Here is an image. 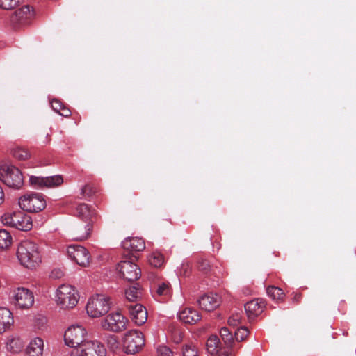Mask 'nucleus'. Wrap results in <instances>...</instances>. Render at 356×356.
Returning <instances> with one entry per match:
<instances>
[{"label": "nucleus", "mask_w": 356, "mask_h": 356, "mask_svg": "<svg viewBox=\"0 0 356 356\" xmlns=\"http://www.w3.org/2000/svg\"><path fill=\"white\" fill-rule=\"evenodd\" d=\"M17 256L21 264L27 268H33L41 262L38 245L29 240H24L19 243Z\"/></svg>", "instance_id": "nucleus-1"}, {"label": "nucleus", "mask_w": 356, "mask_h": 356, "mask_svg": "<svg viewBox=\"0 0 356 356\" xmlns=\"http://www.w3.org/2000/svg\"><path fill=\"white\" fill-rule=\"evenodd\" d=\"M4 225L15 227L21 231H29L33 227L32 218L22 211L8 212L1 216Z\"/></svg>", "instance_id": "nucleus-2"}, {"label": "nucleus", "mask_w": 356, "mask_h": 356, "mask_svg": "<svg viewBox=\"0 0 356 356\" xmlns=\"http://www.w3.org/2000/svg\"><path fill=\"white\" fill-rule=\"evenodd\" d=\"M110 298L103 294L92 296L86 307V312L92 318H99L106 314L111 309Z\"/></svg>", "instance_id": "nucleus-3"}, {"label": "nucleus", "mask_w": 356, "mask_h": 356, "mask_svg": "<svg viewBox=\"0 0 356 356\" xmlns=\"http://www.w3.org/2000/svg\"><path fill=\"white\" fill-rule=\"evenodd\" d=\"M0 180L10 188L19 189L24 184L21 171L13 165H4L0 168Z\"/></svg>", "instance_id": "nucleus-4"}, {"label": "nucleus", "mask_w": 356, "mask_h": 356, "mask_svg": "<svg viewBox=\"0 0 356 356\" xmlns=\"http://www.w3.org/2000/svg\"><path fill=\"white\" fill-rule=\"evenodd\" d=\"M57 304L63 309H71L78 302L77 291L70 285L63 284L56 291Z\"/></svg>", "instance_id": "nucleus-5"}, {"label": "nucleus", "mask_w": 356, "mask_h": 356, "mask_svg": "<svg viewBox=\"0 0 356 356\" xmlns=\"http://www.w3.org/2000/svg\"><path fill=\"white\" fill-rule=\"evenodd\" d=\"M145 346L143 334L136 330L126 332L123 338V347L127 354H135L140 352Z\"/></svg>", "instance_id": "nucleus-6"}, {"label": "nucleus", "mask_w": 356, "mask_h": 356, "mask_svg": "<svg viewBox=\"0 0 356 356\" xmlns=\"http://www.w3.org/2000/svg\"><path fill=\"white\" fill-rule=\"evenodd\" d=\"M104 346L98 341H87L71 351L70 356H106Z\"/></svg>", "instance_id": "nucleus-7"}, {"label": "nucleus", "mask_w": 356, "mask_h": 356, "mask_svg": "<svg viewBox=\"0 0 356 356\" xmlns=\"http://www.w3.org/2000/svg\"><path fill=\"white\" fill-rule=\"evenodd\" d=\"M47 205L44 195L40 193H32L24 195L19 200V206L23 211L28 212H40Z\"/></svg>", "instance_id": "nucleus-8"}, {"label": "nucleus", "mask_w": 356, "mask_h": 356, "mask_svg": "<svg viewBox=\"0 0 356 356\" xmlns=\"http://www.w3.org/2000/svg\"><path fill=\"white\" fill-rule=\"evenodd\" d=\"M127 319L120 312L108 314L101 321V327L106 331L120 332L127 328Z\"/></svg>", "instance_id": "nucleus-9"}, {"label": "nucleus", "mask_w": 356, "mask_h": 356, "mask_svg": "<svg viewBox=\"0 0 356 356\" xmlns=\"http://www.w3.org/2000/svg\"><path fill=\"white\" fill-rule=\"evenodd\" d=\"M87 332L80 325H72L67 328L64 334V341L67 346L76 348L85 343L84 337Z\"/></svg>", "instance_id": "nucleus-10"}, {"label": "nucleus", "mask_w": 356, "mask_h": 356, "mask_svg": "<svg viewBox=\"0 0 356 356\" xmlns=\"http://www.w3.org/2000/svg\"><path fill=\"white\" fill-rule=\"evenodd\" d=\"M97 224L77 221L70 229V236L74 241H85L89 238Z\"/></svg>", "instance_id": "nucleus-11"}, {"label": "nucleus", "mask_w": 356, "mask_h": 356, "mask_svg": "<svg viewBox=\"0 0 356 356\" xmlns=\"http://www.w3.org/2000/svg\"><path fill=\"white\" fill-rule=\"evenodd\" d=\"M13 302L21 309H29L34 302L33 293L26 288H17L13 291Z\"/></svg>", "instance_id": "nucleus-12"}, {"label": "nucleus", "mask_w": 356, "mask_h": 356, "mask_svg": "<svg viewBox=\"0 0 356 356\" xmlns=\"http://www.w3.org/2000/svg\"><path fill=\"white\" fill-rule=\"evenodd\" d=\"M68 256L81 266H87L90 263V253L88 250L80 245H71L67 247Z\"/></svg>", "instance_id": "nucleus-13"}, {"label": "nucleus", "mask_w": 356, "mask_h": 356, "mask_svg": "<svg viewBox=\"0 0 356 356\" xmlns=\"http://www.w3.org/2000/svg\"><path fill=\"white\" fill-rule=\"evenodd\" d=\"M34 16V10H31L29 6H24L15 10L10 20L14 26H25L31 23Z\"/></svg>", "instance_id": "nucleus-14"}, {"label": "nucleus", "mask_w": 356, "mask_h": 356, "mask_svg": "<svg viewBox=\"0 0 356 356\" xmlns=\"http://www.w3.org/2000/svg\"><path fill=\"white\" fill-rule=\"evenodd\" d=\"M63 179L60 175L45 177L32 175L29 177L30 184L37 189L58 186L63 184Z\"/></svg>", "instance_id": "nucleus-15"}, {"label": "nucleus", "mask_w": 356, "mask_h": 356, "mask_svg": "<svg viewBox=\"0 0 356 356\" xmlns=\"http://www.w3.org/2000/svg\"><path fill=\"white\" fill-rule=\"evenodd\" d=\"M118 269L124 280L134 282L138 280L141 275L140 269L132 261H122L118 264Z\"/></svg>", "instance_id": "nucleus-16"}, {"label": "nucleus", "mask_w": 356, "mask_h": 356, "mask_svg": "<svg viewBox=\"0 0 356 356\" xmlns=\"http://www.w3.org/2000/svg\"><path fill=\"white\" fill-rule=\"evenodd\" d=\"M76 216L79 221L89 222L97 224L99 216L95 209L85 203H81L76 207Z\"/></svg>", "instance_id": "nucleus-17"}, {"label": "nucleus", "mask_w": 356, "mask_h": 356, "mask_svg": "<svg viewBox=\"0 0 356 356\" xmlns=\"http://www.w3.org/2000/svg\"><path fill=\"white\" fill-rule=\"evenodd\" d=\"M130 317L137 325H143L147 320V312L141 304H130L127 305Z\"/></svg>", "instance_id": "nucleus-18"}, {"label": "nucleus", "mask_w": 356, "mask_h": 356, "mask_svg": "<svg viewBox=\"0 0 356 356\" xmlns=\"http://www.w3.org/2000/svg\"><path fill=\"white\" fill-rule=\"evenodd\" d=\"M122 245L131 252H142L145 249V242L140 237H127L122 242Z\"/></svg>", "instance_id": "nucleus-19"}, {"label": "nucleus", "mask_w": 356, "mask_h": 356, "mask_svg": "<svg viewBox=\"0 0 356 356\" xmlns=\"http://www.w3.org/2000/svg\"><path fill=\"white\" fill-rule=\"evenodd\" d=\"M220 303V299L217 294H208L202 296L198 300L200 307L205 311L211 312L216 309Z\"/></svg>", "instance_id": "nucleus-20"}, {"label": "nucleus", "mask_w": 356, "mask_h": 356, "mask_svg": "<svg viewBox=\"0 0 356 356\" xmlns=\"http://www.w3.org/2000/svg\"><path fill=\"white\" fill-rule=\"evenodd\" d=\"M13 323L12 312L6 307H0V334L9 330Z\"/></svg>", "instance_id": "nucleus-21"}, {"label": "nucleus", "mask_w": 356, "mask_h": 356, "mask_svg": "<svg viewBox=\"0 0 356 356\" xmlns=\"http://www.w3.org/2000/svg\"><path fill=\"white\" fill-rule=\"evenodd\" d=\"M264 302L260 299H254L248 302L245 305V311L249 318L254 317L263 312Z\"/></svg>", "instance_id": "nucleus-22"}, {"label": "nucleus", "mask_w": 356, "mask_h": 356, "mask_svg": "<svg viewBox=\"0 0 356 356\" xmlns=\"http://www.w3.org/2000/svg\"><path fill=\"white\" fill-rule=\"evenodd\" d=\"M179 319L185 324L193 325L201 319L200 314L192 308H186L179 314Z\"/></svg>", "instance_id": "nucleus-23"}, {"label": "nucleus", "mask_w": 356, "mask_h": 356, "mask_svg": "<svg viewBox=\"0 0 356 356\" xmlns=\"http://www.w3.org/2000/svg\"><path fill=\"white\" fill-rule=\"evenodd\" d=\"M44 343L41 338L31 340L26 349L27 356H42Z\"/></svg>", "instance_id": "nucleus-24"}, {"label": "nucleus", "mask_w": 356, "mask_h": 356, "mask_svg": "<svg viewBox=\"0 0 356 356\" xmlns=\"http://www.w3.org/2000/svg\"><path fill=\"white\" fill-rule=\"evenodd\" d=\"M268 296L276 302H283L285 293L283 290L275 286H268L266 289Z\"/></svg>", "instance_id": "nucleus-25"}, {"label": "nucleus", "mask_w": 356, "mask_h": 356, "mask_svg": "<svg viewBox=\"0 0 356 356\" xmlns=\"http://www.w3.org/2000/svg\"><path fill=\"white\" fill-rule=\"evenodd\" d=\"M125 296L129 302H136L142 296V289L138 284H136L125 291Z\"/></svg>", "instance_id": "nucleus-26"}, {"label": "nucleus", "mask_w": 356, "mask_h": 356, "mask_svg": "<svg viewBox=\"0 0 356 356\" xmlns=\"http://www.w3.org/2000/svg\"><path fill=\"white\" fill-rule=\"evenodd\" d=\"M220 339L216 335L211 336L207 341V350L208 353L211 355H216L218 353L219 346H220Z\"/></svg>", "instance_id": "nucleus-27"}, {"label": "nucleus", "mask_w": 356, "mask_h": 356, "mask_svg": "<svg viewBox=\"0 0 356 356\" xmlns=\"http://www.w3.org/2000/svg\"><path fill=\"white\" fill-rule=\"evenodd\" d=\"M149 264L154 267L159 268L164 263V257L159 252H154L148 257Z\"/></svg>", "instance_id": "nucleus-28"}, {"label": "nucleus", "mask_w": 356, "mask_h": 356, "mask_svg": "<svg viewBox=\"0 0 356 356\" xmlns=\"http://www.w3.org/2000/svg\"><path fill=\"white\" fill-rule=\"evenodd\" d=\"M156 293L159 296L168 297L171 294V288L169 282H159L155 284Z\"/></svg>", "instance_id": "nucleus-29"}, {"label": "nucleus", "mask_w": 356, "mask_h": 356, "mask_svg": "<svg viewBox=\"0 0 356 356\" xmlns=\"http://www.w3.org/2000/svg\"><path fill=\"white\" fill-rule=\"evenodd\" d=\"M12 243V236L6 229H0V248L6 249L8 248Z\"/></svg>", "instance_id": "nucleus-30"}, {"label": "nucleus", "mask_w": 356, "mask_h": 356, "mask_svg": "<svg viewBox=\"0 0 356 356\" xmlns=\"http://www.w3.org/2000/svg\"><path fill=\"white\" fill-rule=\"evenodd\" d=\"M97 192V188L92 184H87L81 188V194L85 197H92Z\"/></svg>", "instance_id": "nucleus-31"}, {"label": "nucleus", "mask_w": 356, "mask_h": 356, "mask_svg": "<svg viewBox=\"0 0 356 356\" xmlns=\"http://www.w3.org/2000/svg\"><path fill=\"white\" fill-rule=\"evenodd\" d=\"M220 336L227 346H231L234 339L232 332L228 330L227 327H223L220 331Z\"/></svg>", "instance_id": "nucleus-32"}, {"label": "nucleus", "mask_w": 356, "mask_h": 356, "mask_svg": "<svg viewBox=\"0 0 356 356\" xmlns=\"http://www.w3.org/2000/svg\"><path fill=\"white\" fill-rule=\"evenodd\" d=\"M210 262L204 258H200L197 261V268L204 274H208L211 271Z\"/></svg>", "instance_id": "nucleus-33"}, {"label": "nucleus", "mask_w": 356, "mask_h": 356, "mask_svg": "<svg viewBox=\"0 0 356 356\" xmlns=\"http://www.w3.org/2000/svg\"><path fill=\"white\" fill-rule=\"evenodd\" d=\"M13 155L18 160H26L30 157L29 152L22 147H17L13 150Z\"/></svg>", "instance_id": "nucleus-34"}, {"label": "nucleus", "mask_w": 356, "mask_h": 356, "mask_svg": "<svg viewBox=\"0 0 356 356\" xmlns=\"http://www.w3.org/2000/svg\"><path fill=\"white\" fill-rule=\"evenodd\" d=\"M19 0H0V8L5 10L14 8L18 5Z\"/></svg>", "instance_id": "nucleus-35"}, {"label": "nucleus", "mask_w": 356, "mask_h": 356, "mask_svg": "<svg viewBox=\"0 0 356 356\" xmlns=\"http://www.w3.org/2000/svg\"><path fill=\"white\" fill-rule=\"evenodd\" d=\"M235 339L238 341H243L248 335V330L245 327H241L235 331Z\"/></svg>", "instance_id": "nucleus-36"}, {"label": "nucleus", "mask_w": 356, "mask_h": 356, "mask_svg": "<svg viewBox=\"0 0 356 356\" xmlns=\"http://www.w3.org/2000/svg\"><path fill=\"white\" fill-rule=\"evenodd\" d=\"M106 343L108 347L113 350L117 349L119 346L118 337L113 334H109L106 337Z\"/></svg>", "instance_id": "nucleus-37"}, {"label": "nucleus", "mask_w": 356, "mask_h": 356, "mask_svg": "<svg viewBox=\"0 0 356 356\" xmlns=\"http://www.w3.org/2000/svg\"><path fill=\"white\" fill-rule=\"evenodd\" d=\"M184 356H197V350L196 347L192 344L186 345L183 348Z\"/></svg>", "instance_id": "nucleus-38"}, {"label": "nucleus", "mask_w": 356, "mask_h": 356, "mask_svg": "<svg viewBox=\"0 0 356 356\" xmlns=\"http://www.w3.org/2000/svg\"><path fill=\"white\" fill-rule=\"evenodd\" d=\"M159 356H173V353L170 348L166 346H159L157 348Z\"/></svg>", "instance_id": "nucleus-39"}, {"label": "nucleus", "mask_w": 356, "mask_h": 356, "mask_svg": "<svg viewBox=\"0 0 356 356\" xmlns=\"http://www.w3.org/2000/svg\"><path fill=\"white\" fill-rule=\"evenodd\" d=\"M51 107L54 111L58 113L60 111L64 104L57 99H54L51 102Z\"/></svg>", "instance_id": "nucleus-40"}, {"label": "nucleus", "mask_w": 356, "mask_h": 356, "mask_svg": "<svg viewBox=\"0 0 356 356\" xmlns=\"http://www.w3.org/2000/svg\"><path fill=\"white\" fill-rule=\"evenodd\" d=\"M64 276V271L58 268H54L51 270L50 277L53 279H60Z\"/></svg>", "instance_id": "nucleus-41"}, {"label": "nucleus", "mask_w": 356, "mask_h": 356, "mask_svg": "<svg viewBox=\"0 0 356 356\" xmlns=\"http://www.w3.org/2000/svg\"><path fill=\"white\" fill-rule=\"evenodd\" d=\"M241 316L239 314H236L235 315H233L232 316L229 317L228 320V323L229 325L232 326H237L241 323Z\"/></svg>", "instance_id": "nucleus-42"}, {"label": "nucleus", "mask_w": 356, "mask_h": 356, "mask_svg": "<svg viewBox=\"0 0 356 356\" xmlns=\"http://www.w3.org/2000/svg\"><path fill=\"white\" fill-rule=\"evenodd\" d=\"M191 271V265L186 262L181 264L180 273L182 274L184 276H188Z\"/></svg>", "instance_id": "nucleus-43"}, {"label": "nucleus", "mask_w": 356, "mask_h": 356, "mask_svg": "<svg viewBox=\"0 0 356 356\" xmlns=\"http://www.w3.org/2000/svg\"><path fill=\"white\" fill-rule=\"evenodd\" d=\"M58 114L63 117H70L72 114L71 111L67 108L65 105L63 106L62 109L60 112H58Z\"/></svg>", "instance_id": "nucleus-44"}, {"label": "nucleus", "mask_w": 356, "mask_h": 356, "mask_svg": "<svg viewBox=\"0 0 356 356\" xmlns=\"http://www.w3.org/2000/svg\"><path fill=\"white\" fill-rule=\"evenodd\" d=\"M292 295H293V298H292L293 303L298 304L302 299V294L300 293L293 292L292 293Z\"/></svg>", "instance_id": "nucleus-45"}, {"label": "nucleus", "mask_w": 356, "mask_h": 356, "mask_svg": "<svg viewBox=\"0 0 356 356\" xmlns=\"http://www.w3.org/2000/svg\"><path fill=\"white\" fill-rule=\"evenodd\" d=\"M217 354H218V356H231V353H230L229 350H224V351H221V352L218 351V353Z\"/></svg>", "instance_id": "nucleus-46"}]
</instances>
